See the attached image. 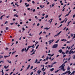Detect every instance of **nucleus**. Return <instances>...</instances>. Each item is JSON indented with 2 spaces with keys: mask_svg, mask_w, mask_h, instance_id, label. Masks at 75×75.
<instances>
[{
  "mask_svg": "<svg viewBox=\"0 0 75 75\" xmlns=\"http://www.w3.org/2000/svg\"><path fill=\"white\" fill-rule=\"evenodd\" d=\"M65 66V65H63V64H62L61 66H60L59 68H61V70H62V71H65V69L64 68V67Z\"/></svg>",
  "mask_w": 75,
  "mask_h": 75,
  "instance_id": "f257e3e1",
  "label": "nucleus"
},
{
  "mask_svg": "<svg viewBox=\"0 0 75 75\" xmlns=\"http://www.w3.org/2000/svg\"><path fill=\"white\" fill-rule=\"evenodd\" d=\"M67 73H68V75H69V74H71V71H66L64 73H62L61 74V75H66L67 74Z\"/></svg>",
  "mask_w": 75,
  "mask_h": 75,
  "instance_id": "f03ea898",
  "label": "nucleus"
},
{
  "mask_svg": "<svg viewBox=\"0 0 75 75\" xmlns=\"http://www.w3.org/2000/svg\"><path fill=\"white\" fill-rule=\"evenodd\" d=\"M58 44H55L52 47V48H56L58 47Z\"/></svg>",
  "mask_w": 75,
  "mask_h": 75,
  "instance_id": "7ed1b4c3",
  "label": "nucleus"
},
{
  "mask_svg": "<svg viewBox=\"0 0 75 75\" xmlns=\"http://www.w3.org/2000/svg\"><path fill=\"white\" fill-rule=\"evenodd\" d=\"M62 32V31H60V32H59L58 33H57L56 35H55L54 36V37H57V36H58L60 34V33Z\"/></svg>",
  "mask_w": 75,
  "mask_h": 75,
  "instance_id": "20e7f679",
  "label": "nucleus"
},
{
  "mask_svg": "<svg viewBox=\"0 0 75 75\" xmlns=\"http://www.w3.org/2000/svg\"><path fill=\"white\" fill-rule=\"evenodd\" d=\"M52 20H53V19L51 18L48 21V22H50V23H51L52 21Z\"/></svg>",
  "mask_w": 75,
  "mask_h": 75,
  "instance_id": "39448f33",
  "label": "nucleus"
},
{
  "mask_svg": "<svg viewBox=\"0 0 75 75\" xmlns=\"http://www.w3.org/2000/svg\"><path fill=\"white\" fill-rule=\"evenodd\" d=\"M54 41V39L52 40H50L49 41H48V42H49V44H51L52 43V42H53Z\"/></svg>",
  "mask_w": 75,
  "mask_h": 75,
  "instance_id": "423d86ee",
  "label": "nucleus"
},
{
  "mask_svg": "<svg viewBox=\"0 0 75 75\" xmlns=\"http://www.w3.org/2000/svg\"><path fill=\"white\" fill-rule=\"evenodd\" d=\"M30 48H31L30 46H28V47L27 50L25 51V52H27V51H28V50H29V49Z\"/></svg>",
  "mask_w": 75,
  "mask_h": 75,
  "instance_id": "0eeeda50",
  "label": "nucleus"
},
{
  "mask_svg": "<svg viewBox=\"0 0 75 75\" xmlns=\"http://www.w3.org/2000/svg\"><path fill=\"white\" fill-rule=\"evenodd\" d=\"M73 53V51H71V50H70L68 54H71L72 53Z\"/></svg>",
  "mask_w": 75,
  "mask_h": 75,
  "instance_id": "6e6552de",
  "label": "nucleus"
},
{
  "mask_svg": "<svg viewBox=\"0 0 75 75\" xmlns=\"http://www.w3.org/2000/svg\"><path fill=\"white\" fill-rule=\"evenodd\" d=\"M44 67H43V68H42L41 69L42 71L43 72H44L45 71V69H44Z\"/></svg>",
  "mask_w": 75,
  "mask_h": 75,
  "instance_id": "1a4fd4ad",
  "label": "nucleus"
},
{
  "mask_svg": "<svg viewBox=\"0 0 75 75\" xmlns=\"http://www.w3.org/2000/svg\"><path fill=\"white\" fill-rule=\"evenodd\" d=\"M35 51H36V50H34V51L33 50L34 52H33V53L31 54H30V55H33V54H35V52H35Z\"/></svg>",
  "mask_w": 75,
  "mask_h": 75,
  "instance_id": "9d476101",
  "label": "nucleus"
},
{
  "mask_svg": "<svg viewBox=\"0 0 75 75\" xmlns=\"http://www.w3.org/2000/svg\"><path fill=\"white\" fill-rule=\"evenodd\" d=\"M40 70H39L38 71L37 73H38V74H40V73H41V71H40Z\"/></svg>",
  "mask_w": 75,
  "mask_h": 75,
  "instance_id": "9b49d317",
  "label": "nucleus"
},
{
  "mask_svg": "<svg viewBox=\"0 0 75 75\" xmlns=\"http://www.w3.org/2000/svg\"><path fill=\"white\" fill-rule=\"evenodd\" d=\"M54 70V68H52L50 69V71H51V72L53 71Z\"/></svg>",
  "mask_w": 75,
  "mask_h": 75,
  "instance_id": "f8f14e48",
  "label": "nucleus"
},
{
  "mask_svg": "<svg viewBox=\"0 0 75 75\" xmlns=\"http://www.w3.org/2000/svg\"><path fill=\"white\" fill-rule=\"evenodd\" d=\"M50 28V27L49 28H45L44 29L45 30V29H47L46 30H49Z\"/></svg>",
  "mask_w": 75,
  "mask_h": 75,
  "instance_id": "ddd939ff",
  "label": "nucleus"
},
{
  "mask_svg": "<svg viewBox=\"0 0 75 75\" xmlns=\"http://www.w3.org/2000/svg\"><path fill=\"white\" fill-rule=\"evenodd\" d=\"M40 7L41 8H43V7H44V6H42V5H40Z\"/></svg>",
  "mask_w": 75,
  "mask_h": 75,
  "instance_id": "4468645a",
  "label": "nucleus"
},
{
  "mask_svg": "<svg viewBox=\"0 0 75 75\" xmlns=\"http://www.w3.org/2000/svg\"><path fill=\"white\" fill-rule=\"evenodd\" d=\"M24 51H25V49L23 48L22 50L21 51V52H24Z\"/></svg>",
  "mask_w": 75,
  "mask_h": 75,
  "instance_id": "2eb2a0df",
  "label": "nucleus"
},
{
  "mask_svg": "<svg viewBox=\"0 0 75 75\" xmlns=\"http://www.w3.org/2000/svg\"><path fill=\"white\" fill-rule=\"evenodd\" d=\"M68 52H69V50H67L65 52L66 54H68Z\"/></svg>",
  "mask_w": 75,
  "mask_h": 75,
  "instance_id": "dca6fc26",
  "label": "nucleus"
},
{
  "mask_svg": "<svg viewBox=\"0 0 75 75\" xmlns=\"http://www.w3.org/2000/svg\"><path fill=\"white\" fill-rule=\"evenodd\" d=\"M67 62H68V61H66L65 62L63 63V64H62V65H65V64H65V63H67Z\"/></svg>",
  "mask_w": 75,
  "mask_h": 75,
  "instance_id": "f3484780",
  "label": "nucleus"
},
{
  "mask_svg": "<svg viewBox=\"0 0 75 75\" xmlns=\"http://www.w3.org/2000/svg\"><path fill=\"white\" fill-rule=\"evenodd\" d=\"M59 52H60V53H61L62 52V50L60 49L59 50Z\"/></svg>",
  "mask_w": 75,
  "mask_h": 75,
  "instance_id": "a211bd4d",
  "label": "nucleus"
},
{
  "mask_svg": "<svg viewBox=\"0 0 75 75\" xmlns=\"http://www.w3.org/2000/svg\"><path fill=\"white\" fill-rule=\"evenodd\" d=\"M70 69V68H69V67H68V68L67 69V71H69Z\"/></svg>",
  "mask_w": 75,
  "mask_h": 75,
  "instance_id": "6ab92c4d",
  "label": "nucleus"
},
{
  "mask_svg": "<svg viewBox=\"0 0 75 75\" xmlns=\"http://www.w3.org/2000/svg\"><path fill=\"white\" fill-rule=\"evenodd\" d=\"M7 61H8V62L9 63H11V61H10V60H8Z\"/></svg>",
  "mask_w": 75,
  "mask_h": 75,
  "instance_id": "aec40b11",
  "label": "nucleus"
},
{
  "mask_svg": "<svg viewBox=\"0 0 75 75\" xmlns=\"http://www.w3.org/2000/svg\"><path fill=\"white\" fill-rule=\"evenodd\" d=\"M34 45H33V46H30V48L31 47H32V48H34Z\"/></svg>",
  "mask_w": 75,
  "mask_h": 75,
  "instance_id": "412c9836",
  "label": "nucleus"
},
{
  "mask_svg": "<svg viewBox=\"0 0 75 75\" xmlns=\"http://www.w3.org/2000/svg\"><path fill=\"white\" fill-rule=\"evenodd\" d=\"M37 61H38V59H36V60H35V64H36V63L37 62Z\"/></svg>",
  "mask_w": 75,
  "mask_h": 75,
  "instance_id": "4be33fe9",
  "label": "nucleus"
},
{
  "mask_svg": "<svg viewBox=\"0 0 75 75\" xmlns=\"http://www.w3.org/2000/svg\"><path fill=\"white\" fill-rule=\"evenodd\" d=\"M59 70H60V69H59L56 71H55V73H57V72H58V71H59Z\"/></svg>",
  "mask_w": 75,
  "mask_h": 75,
  "instance_id": "5701e85b",
  "label": "nucleus"
},
{
  "mask_svg": "<svg viewBox=\"0 0 75 75\" xmlns=\"http://www.w3.org/2000/svg\"><path fill=\"white\" fill-rule=\"evenodd\" d=\"M8 30V27H6V30Z\"/></svg>",
  "mask_w": 75,
  "mask_h": 75,
  "instance_id": "b1692460",
  "label": "nucleus"
},
{
  "mask_svg": "<svg viewBox=\"0 0 75 75\" xmlns=\"http://www.w3.org/2000/svg\"><path fill=\"white\" fill-rule=\"evenodd\" d=\"M59 41V39L58 40H57V41L55 43H58V42Z\"/></svg>",
  "mask_w": 75,
  "mask_h": 75,
  "instance_id": "393cba45",
  "label": "nucleus"
},
{
  "mask_svg": "<svg viewBox=\"0 0 75 75\" xmlns=\"http://www.w3.org/2000/svg\"><path fill=\"white\" fill-rule=\"evenodd\" d=\"M64 21H65V20H64L63 21H61L60 22V24H62V23H64Z\"/></svg>",
  "mask_w": 75,
  "mask_h": 75,
  "instance_id": "a878e982",
  "label": "nucleus"
},
{
  "mask_svg": "<svg viewBox=\"0 0 75 75\" xmlns=\"http://www.w3.org/2000/svg\"><path fill=\"white\" fill-rule=\"evenodd\" d=\"M2 74H4V72H3V70L2 69L1 71Z\"/></svg>",
  "mask_w": 75,
  "mask_h": 75,
  "instance_id": "bb28decb",
  "label": "nucleus"
},
{
  "mask_svg": "<svg viewBox=\"0 0 75 75\" xmlns=\"http://www.w3.org/2000/svg\"><path fill=\"white\" fill-rule=\"evenodd\" d=\"M66 57V54H63V58H64V57Z\"/></svg>",
  "mask_w": 75,
  "mask_h": 75,
  "instance_id": "cd10ccee",
  "label": "nucleus"
},
{
  "mask_svg": "<svg viewBox=\"0 0 75 75\" xmlns=\"http://www.w3.org/2000/svg\"><path fill=\"white\" fill-rule=\"evenodd\" d=\"M8 23L7 21H6L4 23V24L5 25V24H7Z\"/></svg>",
  "mask_w": 75,
  "mask_h": 75,
  "instance_id": "c85d7f7f",
  "label": "nucleus"
},
{
  "mask_svg": "<svg viewBox=\"0 0 75 75\" xmlns=\"http://www.w3.org/2000/svg\"><path fill=\"white\" fill-rule=\"evenodd\" d=\"M74 36L73 37V38L72 39H74L75 38V33L74 34Z\"/></svg>",
  "mask_w": 75,
  "mask_h": 75,
  "instance_id": "c756f323",
  "label": "nucleus"
},
{
  "mask_svg": "<svg viewBox=\"0 0 75 75\" xmlns=\"http://www.w3.org/2000/svg\"><path fill=\"white\" fill-rule=\"evenodd\" d=\"M57 64V62H54L52 63V65H54V64Z\"/></svg>",
  "mask_w": 75,
  "mask_h": 75,
  "instance_id": "7c9ffc66",
  "label": "nucleus"
},
{
  "mask_svg": "<svg viewBox=\"0 0 75 75\" xmlns=\"http://www.w3.org/2000/svg\"><path fill=\"white\" fill-rule=\"evenodd\" d=\"M39 46V45H38L36 48V49H38V47Z\"/></svg>",
  "mask_w": 75,
  "mask_h": 75,
  "instance_id": "2f4dec72",
  "label": "nucleus"
},
{
  "mask_svg": "<svg viewBox=\"0 0 75 75\" xmlns=\"http://www.w3.org/2000/svg\"><path fill=\"white\" fill-rule=\"evenodd\" d=\"M75 71H73V72L71 73H72V74H75Z\"/></svg>",
  "mask_w": 75,
  "mask_h": 75,
  "instance_id": "473e14b6",
  "label": "nucleus"
},
{
  "mask_svg": "<svg viewBox=\"0 0 75 75\" xmlns=\"http://www.w3.org/2000/svg\"><path fill=\"white\" fill-rule=\"evenodd\" d=\"M14 23H10V25H13V24H14Z\"/></svg>",
  "mask_w": 75,
  "mask_h": 75,
  "instance_id": "72a5a7b5",
  "label": "nucleus"
},
{
  "mask_svg": "<svg viewBox=\"0 0 75 75\" xmlns=\"http://www.w3.org/2000/svg\"><path fill=\"white\" fill-rule=\"evenodd\" d=\"M73 59H75V55H73Z\"/></svg>",
  "mask_w": 75,
  "mask_h": 75,
  "instance_id": "f704fd0d",
  "label": "nucleus"
},
{
  "mask_svg": "<svg viewBox=\"0 0 75 75\" xmlns=\"http://www.w3.org/2000/svg\"><path fill=\"white\" fill-rule=\"evenodd\" d=\"M33 74H34V72H31L30 73V75H33Z\"/></svg>",
  "mask_w": 75,
  "mask_h": 75,
  "instance_id": "c9c22d12",
  "label": "nucleus"
},
{
  "mask_svg": "<svg viewBox=\"0 0 75 75\" xmlns=\"http://www.w3.org/2000/svg\"><path fill=\"white\" fill-rule=\"evenodd\" d=\"M34 49H32V51H30V52L31 53L33 52V51H34Z\"/></svg>",
  "mask_w": 75,
  "mask_h": 75,
  "instance_id": "e433bc0d",
  "label": "nucleus"
},
{
  "mask_svg": "<svg viewBox=\"0 0 75 75\" xmlns=\"http://www.w3.org/2000/svg\"><path fill=\"white\" fill-rule=\"evenodd\" d=\"M54 55V54H52L50 55V57H53Z\"/></svg>",
  "mask_w": 75,
  "mask_h": 75,
  "instance_id": "4c0bfd02",
  "label": "nucleus"
},
{
  "mask_svg": "<svg viewBox=\"0 0 75 75\" xmlns=\"http://www.w3.org/2000/svg\"><path fill=\"white\" fill-rule=\"evenodd\" d=\"M48 17V15H47L46 16L45 18H46Z\"/></svg>",
  "mask_w": 75,
  "mask_h": 75,
  "instance_id": "58836bf2",
  "label": "nucleus"
},
{
  "mask_svg": "<svg viewBox=\"0 0 75 75\" xmlns=\"http://www.w3.org/2000/svg\"><path fill=\"white\" fill-rule=\"evenodd\" d=\"M69 14L68 13V14H66L65 16V17H67V16H68L69 15Z\"/></svg>",
  "mask_w": 75,
  "mask_h": 75,
  "instance_id": "ea45409f",
  "label": "nucleus"
},
{
  "mask_svg": "<svg viewBox=\"0 0 75 75\" xmlns=\"http://www.w3.org/2000/svg\"><path fill=\"white\" fill-rule=\"evenodd\" d=\"M62 54H65V52H62Z\"/></svg>",
  "mask_w": 75,
  "mask_h": 75,
  "instance_id": "a19ab883",
  "label": "nucleus"
},
{
  "mask_svg": "<svg viewBox=\"0 0 75 75\" xmlns=\"http://www.w3.org/2000/svg\"><path fill=\"white\" fill-rule=\"evenodd\" d=\"M65 8H64L63 9L62 11H65Z\"/></svg>",
  "mask_w": 75,
  "mask_h": 75,
  "instance_id": "79ce46f5",
  "label": "nucleus"
},
{
  "mask_svg": "<svg viewBox=\"0 0 75 75\" xmlns=\"http://www.w3.org/2000/svg\"><path fill=\"white\" fill-rule=\"evenodd\" d=\"M30 67V65H29L28 67V68H29Z\"/></svg>",
  "mask_w": 75,
  "mask_h": 75,
  "instance_id": "37998d69",
  "label": "nucleus"
},
{
  "mask_svg": "<svg viewBox=\"0 0 75 75\" xmlns=\"http://www.w3.org/2000/svg\"><path fill=\"white\" fill-rule=\"evenodd\" d=\"M61 16H62V14L60 15H59V16H58V18H60V17H61Z\"/></svg>",
  "mask_w": 75,
  "mask_h": 75,
  "instance_id": "c03bdc74",
  "label": "nucleus"
},
{
  "mask_svg": "<svg viewBox=\"0 0 75 75\" xmlns=\"http://www.w3.org/2000/svg\"><path fill=\"white\" fill-rule=\"evenodd\" d=\"M42 32L41 31V32L39 34V35H40V34H42Z\"/></svg>",
  "mask_w": 75,
  "mask_h": 75,
  "instance_id": "a18cd8bd",
  "label": "nucleus"
},
{
  "mask_svg": "<svg viewBox=\"0 0 75 75\" xmlns=\"http://www.w3.org/2000/svg\"><path fill=\"white\" fill-rule=\"evenodd\" d=\"M66 6H67V4L65 5L62 8H64V7H65Z\"/></svg>",
  "mask_w": 75,
  "mask_h": 75,
  "instance_id": "49530a36",
  "label": "nucleus"
},
{
  "mask_svg": "<svg viewBox=\"0 0 75 75\" xmlns=\"http://www.w3.org/2000/svg\"><path fill=\"white\" fill-rule=\"evenodd\" d=\"M16 52V51H15L14 52H13L12 54V55H13V54H14V53H15V52Z\"/></svg>",
  "mask_w": 75,
  "mask_h": 75,
  "instance_id": "de8ad7c7",
  "label": "nucleus"
},
{
  "mask_svg": "<svg viewBox=\"0 0 75 75\" xmlns=\"http://www.w3.org/2000/svg\"><path fill=\"white\" fill-rule=\"evenodd\" d=\"M75 17V14H74L73 16V18H74Z\"/></svg>",
  "mask_w": 75,
  "mask_h": 75,
  "instance_id": "09e8293b",
  "label": "nucleus"
},
{
  "mask_svg": "<svg viewBox=\"0 0 75 75\" xmlns=\"http://www.w3.org/2000/svg\"><path fill=\"white\" fill-rule=\"evenodd\" d=\"M49 58V57H47L46 58V60H48V59Z\"/></svg>",
  "mask_w": 75,
  "mask_h": 75,
  "instance_id": "8fccbe9b",
  "label": "nucleus"
},
{
  "mask_svg": "<svg viewBox=\"0 0 75 75\" xmlns=\"http://www.w3.org/2000/svg\"><path fill=\"white\" fill-rule=\"evenodd\" d=\"M32 3H33V4H35V2L34 1H33Z\"/></svg>",
  "mask_w": 75,
  "mask_h": 75,
  "instance_id": "3c124183",
  "label": "nucleus"
},
{
  "mask_svg": "<svg viewBox=\"0 0 75 75\" xmlns=\"http://www.w3.org/2000/svg\"><path fill=\"white\" fill-rule=\"evenodd\" d=\"M70 59H71V57H69L68 59V61H69L70 60Z\"/></svg>",
  "mask_w": 75,
  "mask_h": 75,
  "instance_id": "603ef678",
  "label": "nucleus"
},
{
  "mask_svg": "<svg viewBox=\"0 0 75 75\" xmlns=\"http://www.w3.org/2000/svg\"><path fill=\"white\" fill-rule=\"evenodd\" d=\"M4 68L5 69H7L6 67V66H4Z\"/></svg>",
  "mask_w": 75,
  "mask_h": 75,
  "instance_id": "864d4df0",
  "label": "nucleus"
},
{
  "mask_svg": "<svg viewBox=\"0 0 75 75\" xmlns=\"http://www.w3.org/2000/svg\"><path fill=\"white\" fill-rule=\"evenodd\" d=\"M31 59H29L28 60V61L29 62H30V61H31Z\"/></svg>",
  "mask_w": 75,
  "mask_h": 75,
  "instance_id": "5fc2aeb1",
  "label": "nucleus"
},
{
  "mask_svg": "<svg viewBox=\"0 0 75 75\" xmlns=\"http://www.w3.org/2000/svg\"><path fill=\"white\" fill-rule=\"evenodd\" d=\"M46 74V73H45V72H43V75H45V74Z\"/></svg>",
  "mask_w": 75,
  "mask_h": 75,
  "instance_id": "6e6d98bb",
  "label": "nucleus"
},
{
  "mask_svg": "<svg viewBox=\"0 0 75 75\" xmlns=\"http://www.w3.org/2000/svg\"><path fill=\"white\" fill-rule=\"evenodd\" d=\"M4 57L5 58H6V57H8V56H4Z\"/></svg>",
  "mask_w": 75,
  "mask_h": 75,
  "instance_id": "4d7b16f0",
  "label": "nucleus"
},
{
  "mask_svg": "<svg viewBox=\"0 0 75 75\" xmlns=\"http://www.w3.org/2000/svg\"><path fill=\"white\" fill-rule=\"evenodd\" d=\"M29 6V4H27L26 5V7H28Z\"/></svg>",
  "mask_w": 75,
  "mask_h": 75,
  "instance_id": "13d9d810",
  "label": "nucleus"
},
{
  "mask_svg": "<svg viewBox=\"0 0 75 75\" xmlns=\"http://www.w3.org/2000/svg\"><path fill=\"white\" fill-rule=\"evenodd\" d=\"M8 17H10V16L9 15L6 16V18H8Z\"/></svg>",
  "mask_w": 75,
  "mask_h": 75,
  "instance_id": "bf43d9fd",
  "label": "nucleus"
},
{
  "mask_svg": "<svg viewBox=\"0 0 75 75\" xmlns=\"http://www.w3.org/2000/svg\"><path fill=\"white\" fill-rule=\"evenodd\" d=\"M71 42L70 41H67V43H70Z\"/></svg>",
  "mask_w": 75,
  "mask_h": 75,
  "instance_id": "052dcab7",
  "label": "nucleus"
},
{
  "mask_svg": "<svg viewBox=\"0 0 75 75\" xmlns=\"http://www.w3.org/2000/svg\"><path fill=\"white\" fill-rule=\"evenodd\" d=\"M35 9H34L33 10V12H35Z\"/></svg>",
  "mask_w": 75,
  "mask_h": 75,
  "instance_id": "680f3d73",
  "label": "nucleus"
},
{
  "mask_svg": "<svg viewBox=\"0 0 75 75\" xmlns=\"http://www.w3.org/2000/svg\"><path fill=\"white\" fill-rule=\"evenodd\" d=\"M74 44L71 47V48H72V47H74Z\"/></svg>",
  "mask_w": 75,
  "mask_h": 75,
  "instance_id": "e2e57ef3",
  "label": "nucleus"
},
{
  "mask_svg": "<svg viewBox=\"0 0 75 75\" xmlns=\"http://www.w3.org/2000/svg\"><path fill=\"white\" fill-rule=\"evenodd\" d=\"M47 66H48V67H49V68H50L51 66L50 65H48Z\"/></svg>",
  "mask_w": 75,
  "mask_h": 75,
  "instance_id": "0e129e2a",
  "label": "nucleus"
},
{
  "mask_svg": "<svg viewBox=\"0 0 75 75\" xmlns=\"http://www.w3.org/2000/svg\"><path fill=\"white\" fill-rule=\"evenodd\" d=\"M33 67V66H31V67H30V69H32Z\"/></svg>",
  "mask_w": 75,
  "mask_h": 75,
  "instance_id": "69168bd1",
  "label": "nucleus"
},
{
  "mask_svg": "<svg viewBox=\"0 0 75 75\" xmlns=\"http://www.w3.org/2000/svg\"><path fill=\"white\" fill-rule=\"evenodd\" d=\"M8 49V48L6 47V48L5 49V50H7Z\"/></svg>",
  "mask_w": 75,
  "mask_h": 75,
  "instance_id": "338daca9",
  "label": "nucleus"
},
{
  "mask_svg": "<svg viewBox=\"0 0 75 75\" xmlns=\"http://www.w3.org/2000/svg\"><path fill=\"white\" fill-rule=\"evenodd\" d=\"M37 26H39V25H40V23H38L37 24Z\"/></svg>",
  "mask_w": 75,
  "mask_h": 75,
  "instance_id": "774afa93",
  "label": "nucleus"
}]
</instances>
